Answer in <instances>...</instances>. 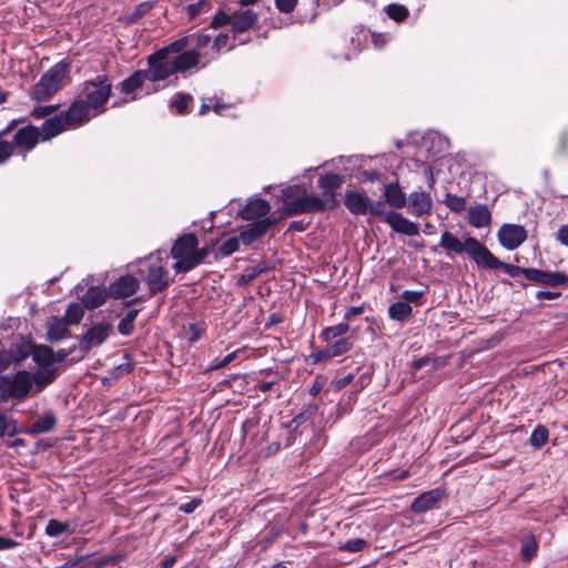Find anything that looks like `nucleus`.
<instances>
[{
	"mask_svg": "<svg viewBox=\"0 0 568 568\" xmlns=\"http://www.w3.org/2000/svg\"><path fill=\"white\" fill-rule=\"evenodd\" d=\"M43 136L42 128L39 129L33 125H27L17 130L12 135V140L0 135V165L6 164L16 152L26 156Z\"/></svg>",
	"mask_w": 568,
	"mask_h": 568,
	"instance_id": "nucleus-2",
	"label": "nucleus"
},
{
	"mask_svg": "<svg viewBox=\"0 0 568 568\" xmlns=\"http://www.w3.org/2000/svg\"><path fill=\"white\" fill-rule=\"evenodd\" d=\"M258 21L257 12L245 9L234 12L232 16V31L234 33H243L252 29Z\"/></svg>",
	"mask_w": 568,
	"mask_h": 568,
	"instance_id": "nucleus-17",
	"label": "nucleus"
},
{
	"mask_svg": "<svg viewBox=\"0 0 568 568\" xmlns=\"http://www.w3.org/2000/svg\"><path fill=\"white\" fill-rule=\"evenodd\" d=\"M240 243H242L240 240V236H234V237L227 239L219 247V254L222 257L232 255L234 252H236L239 250Z\"/></svg>",
	"mask_w": 568,
	"mask_h": 568,
	"instance_id": "nucleus-42",
	"label": "nucleus"
},
{
	"mask_svg": "<svg viewBox=\"0 0 568 568\" xmlns=\"http://www.w3.org/2000/svg\"><path fill=\"white\" fill-rule=\"evenodd\" d=\"M344 204L353 214L364 215L368 213L369 197L362 192L346 191Z\"/></svg>",
	"mask_w": 568,
	"mask_h": 568,
	"instance_id": "nucleus-19",
	"label": "nucleus"
},
{
	"mask_svg": "<svg viewBox=\"0 0 568 568\" xmlns=\"http://www.w3.org/2000/svg\"><path fill=\"white\" fill-rule=\"evenodd\" d=\"M408 211L412 215L424 216L429 215L433 209V200L429 193H426L418 187V190L412 192L407 199Z\"/></svg>",
	"mask_w": 568,
	"mask_h": 568,
	"instance_id": "nucleus-11",
	"label": "nucleus"
},
{
	"mask_svg": "<svg viewBox=\"0 0 568 568\" xmlns=\"http://www.w3.org/2000/svg\"><path fill=\"white\" fill-rule=\"evenodd\" d=\"M353 344L348 338H341L333 343H327L323 354L326 357H336L347 353L352 348Z\"/></svg>",
	"mask_w": 568,
	"mask_h": 568,
	"instance_id": "nucleus-33",
	"label": "nucleus"
},
{
	"mask_svg": "<svg viewBox=\"0 0 568 568\" xmlns=\"http://www.w3.org/2000/svg\"><path fill=\"white\" fill-rule=\"evenodd\" d=\"M105 293L98 287H91L82 297V303L88 308H97L104 304Z\"/></svg>",
	"mask_w": 568,
	"mask_h": 568,
	"instance_id": "nucleus-34",
	"label": "nucleus"
},
{
	"mask_svg": "<svg viewBox=\"0 0 568 568\" xmlns=\"http://www.w3.org/2000/svg\"><path fill=\"white\" fill-rule=\"evenodd\" d=\"M443 497L444 491L438 488L425 491L414 499L410 505V509L417 514L425 513L429 509H433Z\"/></svg>",
	"mask_w": 568,
	"mask_h": 568,
	"instance_id": "nucleus-18",
	"label": "nucleus"
},
{
	"mask_svg": "<svg viewBox=\"0 0 568 568\" xmlns=\"http://www.w3.org/2000/svg\"><path fill=\"white\" fill-rule=\"evenodd\" d=\"M32 359L42 368H50L54 362V353L49 346L39 345L32 351Z\"/></svg>",
	"mask_w": 568,
	"mask_h": 568,
	"instance_id": "nucleus-30",
	"label": "nucleus"
},
{
	"mask_svg": "<svg viewBox=\"0 0 568 568\" xmlns=\"http://www.w3.org/2000/svg\"><path fill=\"white\" fill-rule=\"evenodd\" d=\"M385 222L394 232L399 234L416 236L419 233L417 224L404 217L396 211H388V213L385 214Z\"/></svg>",
	"mask_w": 568,
	"mask_h": 568,
	"instance_id": "nucleus-12",
	"label": "nucleus"
},
{
	"mask_svg": "<svg viewBox=\"0 0 568 568\" xmlns=\"http://www.w3.org/2000/svg\"><path fill=\"white\" fill-rule=\"evenodd\" d=\"M498 241L508 251L519 247L527 239V231L518 224H504L499 229Z\"/></svg>",
	"mask_w": 568,
	"mask_h": 568,
	"instance_id": "nucleus-10",
	"label": "nucleus"
},
{
	"mask_svg": "<svg viewBox=\"0 0 568 568\" xmlns=\"http://www.w3.org/2000/svg\"><path fill=\"white\" fill-rule=\"evenodd\" d=\"M538 552V542L534 535H529L523 541L520 554L524 561L529 562L532 558L537 556Z\"/></svg>",
	"mask_w": 568,
	"mask_h": 568,
	"instance_id": "nucleus-35",
	"label": "nucleus"
},
{
	"mask_svg": "<svg viewBox=\"0 0 568 568\" xmlns=\"http://www.w3.org/2000/svg\"><path fill=\"white\" fill-rule=\"evenodd\" d=\"M237 353H239V351L230 353L222 361H220L219 363L214 364L212 366V369H219V368H223V367L227 366L230 363H232L236 358Z\"/></svg>",
	"mask_w": 568,
	"mask_h": 568,
	"instance_id": "nucleus-60",
	"label": "nucleus"
},
{
	"mask_svg": "<svg viewBox=\"0 0 568 568\" xmlns=\"http://www.w3.org/2000/svg\"><path fill=\"white\" fill-rule=\"evenodd\" d=\"M32 377V389L34 393L42 392L49 384H51L57 377V368H42L37 371Z\"/></svg>",
	"mask_w": 568,
	"mask_h": 568,
	"instance_id": "nucleus-26",
	"label": "nucleus"
},
{
	"mask_svg": "<svg viewBox=\"0 0 568 568\" xmlns=\"http://www.w3.org/2000/svg\"><path fill=\"white\" fill-rule=\"evenodd\" d=\"M69 525L57 519H50L45 527V534L49 537H59L68 531Z\"/></svg>",
	"mask_w": 568,
	"mask_h": 568,
	"instance_id": "nucleus-41",
	"label": "nucleus"
},
{
	"mask_svg": "<svg viewBox=\"0 0 568 568\" xmlns=\"http://www.w3.org/2000/svg\"><path fill=\"white\" fill-rule=\"evenodd\" d=\"M145 281L152 295L168 288L170 285L169 271L163 258L155 257L149 260Z\"/></svg>",
	"mask_w": 568,
	"mask_h": 568,
	"instance_id": "nucleus-7",
	"label": "nucleus"
},
{
	"mask_svg": "<svg viewBox=\"0 0 568 568\" xmlns=\"http://www.w3.org/2000/svg\"><path fill=\"white\" fill-rule=\"evenodd\" d=\"M445 205L453 212L459 213L466 207V200L463 196L448 193L444 200Z\"/></svg>",
	"mask_w": 568,
	"mask_h": 568,
	"instance_id": "nucleus-43",
	"label": "nucleus"
},
{
	"mask_svg": "<svg viewBox=\"0 0 568 568\" xmlns=\"http://www.w3.org/2000/svg\"><path fill=\"white\" fill-rule=\"evenodd\" d=\"M153 8V2L145 1L138 4L134 10L129 14L130 22H136L142 19L151 9Z\"/></svg>",
	"mask_w": 568,
	"mask_h": 568,
	"instance_id": "nucleus-44",
	"label": "nucleus"
},
{
	"mask_svg": "<svg viewBox=\"0 0 568 568\" xmlns=\"http://www.w3.org/2000/svg\"><path fill=\"white\" fill-rule=\"evenodd\" d=\"M199 241L195 234L189 233L180 236L171 248L172 257L190 256L197 247Z\"/></svg>",
	"mask_w": 568,
	"mask_h": 568,
	"instance_id": "nucleus-23",
	"label": "nucleus"
},
{
	"mask_svg": "<svg viewBox=\"0 0 568 568\" xmlns=\"http://www.w3.org/2000/svg\"><path fill=\"white\" fill-rule=\"evenodd\" d=\"M201 505V500L200 499H192L187 503H184V504H181L179 506V510L184 513V514H192L193 511H195V509Z\"/></svg>",
	"mask_w": 568,
	"mask_h": 568,
	"instance_id": "nucleus-58",
	"label": "nucleus"
},
{
	"mask_svg": "<svg viewBox=\"0 0 568 568\" xmlns=\"http://www.w3.org/2000/svg\"><path fill=\"white\" fill-rule=\"evenodd\" d=\"M413 308L412 306L404 302L397 301L389 305L388 307V316L398 322H404L412 316Z\"/></svg>",
	"mask_w": 568,
	"mask_h": 568,
	"instance_id": "nucleus-31",
	"label": "nucleus"
},
{
	"mask_svg": "<svg viewBox=\"0 0 568 568\" xmlns=\"http://www.w3.org/2000/svg\"><path fill=\"white\" fill-rule=\"evenodd\" d=\"M146 80H148V77H146L144 70L135 71L132 75L124 79L120 83V90H121V92L126 93V94L132 93V92L136 91L138 89H140Z\"/></svg>",
	"mask_w": 568,
	"mask_h": 568,
	"instance_id": "nucleus-29",
	"label": "nucleus"
},
{
	"mask_svg": "<svg viewBox=\"0 0 568 568\" xmlns=\"http://www.w3.org/2000/svg\"><path fill=\"white\" fill-rule=\"evenodd\" d=\"M348 329H349V325L347 323H339L337 325L326 327L322 332L321 337L326 343H329L332 339L346 334L348 332Z\"/></svg>",
	"mask_w": 568,
	"mask_h": 568,
	"instance_id": "nucleus-38",
	"label": "nucleus"
},
{
	"mask_svg": "<svg viewBox=\"0 0 568 568\" xmlns=\"http://www.w3.org/2000/svg\"><path fill=\"white\" fill-rule=\"evenodd\" d=\"M386 203L394 209H403L407 204V196L398 182H390L384 186Z\"/></svg>",
	"mask_w": 568,
	"mask_h": 568,
	"instance_id": "nucleus-24",
	"label": "nucleus"
},
{
	"mask_svg": "<svg viewBox=\"0 0 568 568\" xmlns=\"http://www.w3.org/2000/svg\"><path fill=\"white\" fill-rule=\"evenodd\" d=\"M264 267L261 265H256L252 268H248L240 278L241 284H248L253 280H255L260 274L264 272Z\"/></svg>",
	"mask_w": 568,
	"mask_h": 568,
	"instance_id": "nucleus-51",
	"label": "nucleus"
},
{
	"mask_svg": "<svg viewBox=\"0 0 568 568\" xmlns=\"http://www.w3.org/2000/svg\"><path fill=\"white\" fill-rule=\"evenodd\" d=\"M84 310L83 306L79 303H72L67 308L65 315L63 318L70 324H78L83 318Z\"/></svg>",
	"mask_w": 568,
	"mask_h": 568,
	"instance_id": "nucleus-40",
	"label": "nucleus"
},
{
	"mask_svg": "<svg viewBox=\"0 0 568 568\" xmlns=\"http://www.w3.org/2000/svg\"><path fill=\"white\" fill-rule=\"evenodd\" d=\"M183 42H171L148 57L149 68L144 70L148 81L156 82L175 73L172 53L182 51Z\"/></svg>",
	"mask_w": 568,
	"mask_h": 568,
	"instance_id": "nucleus-3",
	"label": "nucleus"
},
{
	"mask_svg": "<svg viewBox=\"0 0 568 568\" xmlns=\"http://www.w3.org/2000/svg\"><path fill=\"white\" fill-rule=\"evenodd\" d=\"M32 390V377L28 371H19L14 375L0 376V400H23Z\"/></svg>",
	"mask_w": 568,
	"mask_h": 568,
	"instance_id": "nucleus-6",
	"label": "nucleus"
},
{
	"mask_svg": "<svg viewBox=\"0 0 568 568\" xmlns=\"http://www.w3.org/2000/svg\"><path fill=\"white\" fill-rule=\"evenodd\" d=\"M424 292L423 291H409L406 290L403 292L402 297L405 300L406 303H415L418 304L420 298L423 297Z\"/></svg>",
	"mask_w": 568,
	"mask_h": 568,
	"instance_id": "nucleus-55",
	"label": "nucleus"
},
{
	"mask_svg": "<svg viewBox=\"0 0 568 568\" xmlns=\"http://www.w3.org/2000/svg\"><path fill=\"white\" fill-rule=\"evenodd\" d=\"M112 329L113 326L111 323H98L90 327L82 335L79 344L77 345L78 352L80 353L78 359L83 358L92 347L102 345L110 336Z\"/></svg>",
	"mask_w": 568,
	"mask_h": 568,
	"instance_id": "nucleus-8",
	"label": "nucleus"
},
{
	"mask_svg": "<svg viewBox=\"0 0 568 568\" xmlns=\"http://www.w3.org/2000/svg\"><path fill=\"white\" fill-rule=\"evenodd\" d=\"M298 0H275L276 9L282 13H291L295 10Z\"/></svg>",
	"mask_w": 568,
	"mask_h": 568,
	"instance_id": "nucleus-53",
	"label": "nucleus"
},
{
	"mask_svg": "<svg viewBox=\"0 0 568 568\" xmlns=\"http://www.w3.org/2000/svg\"><path fill=\"white\" fill-rule=\"evenodd\" d=\"M112 89V81L105 74L84 81L69 108L43 122V140H50L64 131L79 129L104 113Z\"/></svg>",
	"mask_w": 568,
	"mask_h": 568,
	"instance_id": "nucleus-1",
	"label": "nucleus"
},
{
	"mask_svg": "<svg viewBox=\"0 0 568 568\" xmlns=\"http://www.w3.org/2000/svg\"><path fill=\"white\" fill-rule=\"evenodd\" d=\"M491 222V213L487 205L485 204H477L474 206H470L468 210V223L476 227H486L489 226Z\"/></svg>",
	"mask_w": 568,
	"mask_h": 568,
	"instance_id": "nucleus-25",
	"label": "nucleus"
},
{
	"mask_svg": "<svg viewBox=\"0 0 568 568\" xmlns=\"http://www.w3.org/2000/svg\"><path fill=\"white\" fill-rule=\"evenodd\" d=\"M368 212L374 216H383L385 219V214L388 212L385 211V204L382 201L373 202L369 199V209Z\"/></svg>",
	"mask_w": 568,
	"mask_h": 568,
	"instance_id": "nucleus-54",
	"label": "nucleus"
},
{
	"mask_svg": "<svg viewBox=\"0 0 568 568\" xmlns=\"http://www.w3.org/2000/svg\"><path fill=\"white\" fill-rule=\"evenodd\" d=\"M193 100L191 94L179 93L178 97L172 101V106L182 114L186 111L189 103Z\"/></svg>",
	"mask_w": 568,
	"mask_h": 568,
	"instance_id": "nucleus-47",
	"label": "nucleus"
},
{
	"mask_svg": "<svg viewBox=\"0 0 568 568\" xmlns=\"http://www.w3.org/2000/svg\"><path fill=\"white\" fill-rule=\"evenodd\" d=\"M344 181V176L337 173L325 174L317 181L318 187L324 190L328 195V200L331 201V209L337 204L335 199V191L343 185Z\"/></svg>",
	"mask_w": 568,
	"mask_h": 568,
	"instance_id": "nucleus-20",
	"label": "nucleus"
},
{
	"mask_svg": "<svg viewBox=\"0 0 568 568\" xmlns=\"http://www.w3.org/2000/svg\"><path fill=\"white\" fill-rule=\"evenodd\" d=\"M557 240L562 244L568 246V224L562 225L557 233Z\"/></svg>",
	"mask_w": 568,
	"mask_h": 568,
	"instance_id": "nucleus-63",
	"label": "nucleus"
},
{
	"mask_svg": "<svg viewBox=\"0 0 568 568\" xmlns=\"http://www.w3.org/2000/svg\"><path fill=\"white\" fill-rule=\"evenodd\" d=\"M58 109H59L58 104L38 106V108L33 109L31 114H32V116H34L37 119H42V118H47V116L53 114L54 112L58 111Z\"/></svg>",
	"mask_w": 568,
	"mask_h": 568,
	"instance_id": "nucleus-52",
	"label": "nucleus"
},
{
	"mask_svg": "<svg viewBox=\"0 0 568 568\" xmlns=\"http://www.w3.org/2000/svg\"><path fill=\"white\" fill-rule=\"evenodd\" d=\"M70 324L63 318H54L53 322L49 325L48 328V337L51 342H59L69 336Z\"/></svg>",
	"mask_w": 568,
	"mask_h": 568,
	"instance_id": "nucleus-28",
	"label": "nucleus"
},
{
	"mask_svg": "<svg viewBox=\"0 0 568 568\" xmlns=\"http://www.w3.org/2000/svg\"><path fill=\"white\" fill-rule=\"evenodd\" d=\"M211 41V37L209 34L204 33H192L186 37H182L174 42H183L182 51L186 49L189 45H192V49H196L200 51L201 49L205 48Z\"/></svg>",
	"mask_w": 568,
	"mask_h": 568,
	"instance_id": "nucleus-32",
	"label": "nucleus"
},
{
	"mask_svg": "<svg viewBox=\"0 0 568 568\" xmlns=\"http://www.w3.org/2000/svg\"><path fill=\"white\" fill-rule=\"evenodd\" d=\"M353 379H354V374L348 373L339 378H336L334 381V386L336 389H342V388L346 387L348 384H351Z\"/></svg>",
	"mask_w": 568,
	"mask_h": 568,
	"instance_id": "nucleus-59",
	"label": "nucleus"
},
{
	"mask_svg": "<svg viewBox=\"0 0 568 568\" xmlns=\"http://www.w3.org/2000/svg\"><path fill=\"white\" fill-rule=\"evenodd\" d=\"M172 57L176 72L184 73L192 68L197 67L201 61V53L196 49H184L183 51L173 53Z\"/></svg>",
	"mask_w": 568,
	"mask_h": 568,
	"instance_id": "nucleus-16",
	"label": "nucleus"
},
{
	"mask_svg": "<svg viewBox=\"0 0 568 568\" xmlns=\"http://www.w3.org/2000/svg\"><path fill=\"white\" fill-rule=\"evenodd\" d=\"M57 425V418L53 413L48 412L38 419H36L30 426V434L40 435L51 432Z\"/></svg>",
	"mask_w": 568,
	"mask_h": 568,
	"instance_id": "nucleus-27",
	"label": "nucleus"
},
{
	"mask_svg": "<svg viewBox=\"0 0 568 568\" xmlns=\"http://www.w3.org/2000/svg\"><path fill=\"white\" fill-rule=\"evenodd\" d=\"M368 547V542L364 539L356 538L347 540L345 544L341 546V550L348 552H359Z\"/></svg>",
	"mask_w": 568,
	"mask_h": 568,
	"instance_id": "nucleus-46",
	"label": "nucleus"
},
{
	"mask_svg": "<svg viewBox=\"0 0 568 568\" xmlns=\"http://www.w3.org/2000/svg\"><path fill=\"white\" fill-rule=\"evenodd\" d=\"M78 352L77 345L70 348L69 351L60 349L54 354V362L61 363L67 359V357L73 353Z\"/></svg>",
	"mask_w": 568,
	"mask_h": 568,
	"instance_id": "nucleus-61",
	"label": "nucleus"
},
{
	"mask_svg": "<svg viewBox=\"0 0 568 568\" xmlns=\"http://www.w3.org/2000/svg\"><path fill=\"white\" fill-rule=\"evenodd\" d=\"M490 258L488 262L480 261V265L478 267L489 268V270H503L506 274H508L511 277H517L519 275H524L527 278L528 268L513 265V264H506L501 261H499L491 252H490Z\"/></svg>",
	"mask_w": 568,
	"mask_h": 568,
	"instance_id": "nucleus-21",
	"label": "nucleus"
},
{
	"mask_svg": "<svg viewBox=\"0 0 568 568\" xmlns=\"http://www.w3.org/2000/svg\"><path fill=\"white\" fill-rule=\"evenodd\" d=\"M232 24V16L223 10H220L212 19L210 27L213 29L222 28L226 24Z\"/></svg>",
	"mask_w": 568,
	"mask_h": 568,
	"instance_id": "nucleus-48",
	"label": "nucleus"
},
{
	"mask_svg": "<svg viewBox=\"0 0 568 568\" xmlns=\"http://www.w3.org/2000/svg\"><path fill=\"white\" fill-rule=\"evenodd\" d=\"M139 314V310H130L125 316L119 322L118 331L124 336H130L134 332V321Z\"/></svg>",
	"mask_w": 568,
	"mask_h": 568,
	"instance_id": "nucleus-36",
	"label": "nucleus"
},
{
	"mask_svg": "<svg viewBox=\"0 0 568 568\" xmlns=\"http://www.w3.org/2000/svg\"><path fill=\"white\" fill-rule=\"evenodd\" d=\"M385 10L387 16L396 22H403L409 16V10L407 7L399 3H390L386 7Z\"/></svg>",
	"mask_w": 568,
	"mask_h": 568,
	"instance_id": "nucleus-37",
	"label": "nucleus"
},
{
	"mask_svg": "<svg viewBox=\"0 0 568 568\" xmlns=\"http://www.w3.org/2000/svg\"><path fill=\"white\" fill-rule=\"evenodd\" d=\"M140 287L138 278L131 275H124L116 278L110 286L109 293L114 298H125L132 296Z\"/></svg>",
	"mask_w": 568,
	"mask_h": 568,
	"instance_id": "nucleus-13",
	"label": "nucleus"
},
{
	"mask_svg": "<svg viewBox=\"0 0 568 568\" xmlns=\"http://www.w3.org/2000/svg\"><path fill=\"white\" fill-rule=\"evenodd\" d=\"M68 73V63H55L47 72H44L39 82L33 85L31 98L37 101L50 100L62 88L63 79Z\"/></svg>",
	"mask_w": 568,
	"mask_h": 568,
	"instance_id": "nucleus-4",
	"label": "nucleus"
},
{
	"mask_svg": "<svg viewBox=\"0 0 568 568\" xmlns=\"http://www.w3.org/2000/svg\"><path fill=\"white\" fill-rule=\"evenodd\" d=\"M558 150L560 153L568 152V132H562L558 142Z\"/></svg>",
	"mask_w": 568,
	"mask_h": 568,
	"instance_id": "nucleus-64",
	"label": "nucleus"
},
{
	"mask_svg": "<svg viewBox=\"0 0 568 568\" xmlns=\"http://www.w3.org/2000/svg\"><path fill=\"white\" fill-rule=\"evenodd\" d=\"M271 210L270 203L264 199L251 200L242 210V217L246 221L261 220Z\"/></svg>",
	"mask_w": 568,
	"mask_h": 568,
	"instance_id": "nucleus-22",
	"label": "nucleus"
},
{
	"mask_svg": "<svg viewBox=\"0 0 568 568\" xmlns=\"http://www.w3.org/2000/svg\"><path fill=\"white\" fill-rule=\"evenodd\" d=\"M178 260L175 264L173 265V268L176 273H186L195 267L194 262L192 261L191 256H184V257H174Z\"/></svg>",
	"mask_w": 568,
	"mask_h": 568,
	"instance_id": "nucleus-49",
	"label": "nucleus"
},
{
	"mask_svg": "<svg viewBox=\"0 0 568 568\" xmlns=\"http://www.w3.org/2000/svg\"><path fill=\"white\" fill-rule=\"evenodd\" d=\"M527 280L548 285L559 286L568 284V275L562 272H547L538 268H528Z\"/></svg>",
	"mask_w": 568,
	"mask_h": 568,
	"instance_id": "nucleus-14",
	"label": "nucleus"
},
{
	"mask_svg": "<svg viewBox=\"0 0 568 568\" xmlns=\"http://www.w3.org/2000/svg\"><path fill=\"white\" fill-rule=\"evenodd\" d=\"M205 329V324L202 322L189 324L186 327L187 339L192 343L199 341L204 334Z\"/></svg>",
	"mask_w": 568,
	"mask_h": 568,
	"instance_id": "nucleus-45",
	"label": "nucleus"
},
{
	"mask_svg": "<svg viewBox=\"0 0 568 568\" xmlns=\"http://www.w3.org/2000/svg\"><path fill=\"white\" fill-rule=\"evenodd\" d=\"M325 209V201L314 194L302 195L296 199H286L284 202V210L288 215L321 212Z\"/></svg>",
	"mask_w": 568,
	"mask_h": 568,
	"instance_id": "nucleus-9",
	"label": "nucleus"
},
{
	"mask_svg": "<svg viewBox=\"0 0 568 568\" xmlns=\"http://www.w3.org/2000/svg\"><path fill=\"white\" fill-rule=\"evenodd\" d=\"M274 223L275 221L271 220L270 217H265L252 223L247 229L243 230L239 234L241 242L246 246L251 245L253 242L257 241L264 234H266V232Z\"/></svg>",
	"mask_w": 568,
	"mask_h": 568,
	"instance_id": "nucleus-15",
	"label": "nucleus"
},
{
	"mask_svg": "<svg viewBox=\"0 0 568 568\" xmlns=\"http://www.w3.org/2000/svg\"><path fill=\"white\" fill-rule=\"evenodd\" d=\"M364 305H361V306H352L349 308H347L346 313L344 314V318L346 321L353 318L354 316H358L361 314L364 313Z\"/></svg>",
	"mask_w": 568,
	"mask_h": 568,
	"instance_id": "nucleus-62",
	"label": "nucleus"
},
{
	"mask_svg": "<svg viewBox=\"0 0 568 568\" xmlns=\"http://www.w3.org/2000/svg\"><path fill=\"white\" fill-rule=\"evenodd\" d=\"M548 429L545 426H537L530 435L529 443L536 449L541 448L548 440Z\"/></svg>",
	"mask_w": 568,
	"mask_h": 568,
	"instance_id": "nucleus-39",
	"label": "nucleus"
},
{
	"mask_svg": "<svg viewBox=\"0 0 568 568\" xmlns=\"http://www.w3.org/2000/svg\"><path fill=\"white\" fill-rule=\"evenodd\" d=\"M209 255V248L202 247L197 250V247L190 255L195 266L200 265Z\"/></svg>",
	"mask_w": 568,
	"mask_h": 568,
	"instance_id": "nucleus-57",
	"label": "nucleus"
},
{
	"mask_svg": "<svg viewBox=\"0 0 568 568\" xmlns=\"http://www.w3.org/2000/svg\"><path fill=\"white\" fill-rule=\"evenodd\" d=\"M439 245L447 250L457 254H462L466 252L470 258L475 261V263L479 266L480 261L488 262L490 258V251L483 245L475 237L468 236L465 239L464 243H462L455 235L450 232L445 231L442 234Z\"/></svg>",
	"mask_w": 568,
	"mask_h": 568,
	"instance_id": "nucleus-5",
	"label": "nucleus"
},
{
	"mask_svg": "<svg viewBox=\"0 0 568 568\" xmlns=\"http://www.w3.org/2000/svg\"><path fill=\"white\" fill-rule=\"evenodd\" d=\"M17 433L16 423L0 414V437L4 435H14Z\"/></svg>",
	"mask_w": 568,
	"mask_h": 568,
	"instance_id": "nucleus-50",
	"label": "nucleus"
},
{
	"mask_svg": "<svg viewBox=\"0 0 568 568\" xmlns=\"http://www.w3.org/2000/svg\"><path fill=\"white\" fill-rule=\"evenodd\" d=\"M209 3L207 0H199L197 2L195 3H192V4H189L186 7V11H187V14L190 16V18H195L197 14H200V12L202 11V9Z\"/></svg>",
	"mask_w": 568,
	"mask_h": 568,
	"instance_id": "nucleus-56",
	"label": "nucleus"
}]
</instances>
